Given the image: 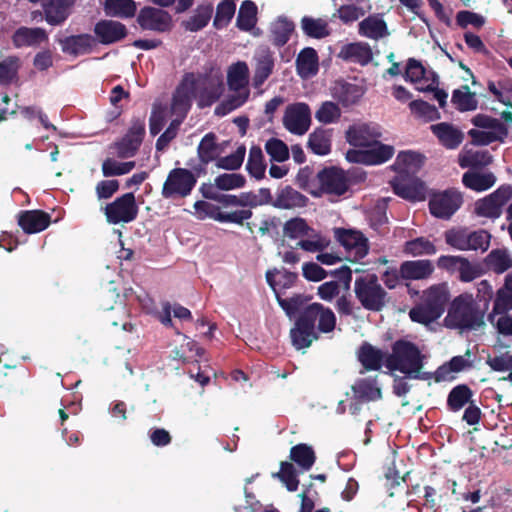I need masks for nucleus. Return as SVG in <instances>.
I'll use <instances>...</instances> for the list:
<instances>
[{
	"label": "nucleus",
	"instance_id": "nucleus-1",
	"mask_svg": "<svg viewBox=\"0 0 512 512\" xmlns=\"http://www.w3.org/2000/svg\"><path fill=\"white\" fill-rule=\"evenodd\" d=\"M266 282L273 290L279 306L290 318H295L289 335L293 347L297 350L309 348L317 341L320 333H331L336 327L335 313L329 307L321 303H309L311 296L294 294L289 298H283L281 290L292 288L298 274L285 268L270 269L265 274Z\"/></svg>",
	"mask_w": 512,
	"mask_h": 512
},
{
	"label": "nucleus",
	"instance_id": "nucleus-2",
	"mask_svg": "<svg viewBox=\"0 0 512 512\" xmlns=\"http://www.w3.org/2000/svg\"><path fill=\"white\" fill-rule=\"evenodd\" d=\"M385 366L390 371H399L409 378L439 383L448 376V362L434 372H422L423 356L416 344L407 340H397L392 344V352L387 354Z\"/></svg>",
	"mask_w": 512,
	"mask_h": 512
},
{
	"label": "nucleus",
	"instance_id": "nucleus-3",
	"mask_svg": "<svg viewBox=\"0 0 512 512\" xmlns=\"http://www.w3.org/2000/svg\"><path fill=\"white\" fill-rule=\"evenodd\" d=\"M447 303V284L432 285L423 292L421 302L410 309L409 317L413 322L427 326L442 316Z\"/></svg>",
	"mask_w": 512,
	"mask_h": 512
},
{
	"label": "nucleus",
	"instance_id": "nucleus-4",
	"mask_svg": "<svg viewBox=\"0 0 512 512\" xmlns=\"http://www.w3.org/2000/svg\"><path fill=\"white\" fill-rule=\"evenodd\" d=\"M484 325V311L475 302L472 294H461L450 303V328L464 333L478 330Z\"/></svg>",
	"mask_w": 512,
	"mask_h": 512
},
{
	"label": "nucleus",
	"instance_id": "nucleus-5",
	"mask_svg": "<svg viewBox=\"0 0 512 512\" xmlns=\"http://www.w3.org/2000/svg\"><path fill=\"white\" fill-rule=\"evenodd\" d=\"M354 292L362 307L368 311L380 312L388 302V293L379 283L376 274L356 278Z\"/></svg>",
	"mask_w": 512,
	"mask_h": 512
},
{
	"label": "nucleus",
	"instance_id": "nucleus-6",
	"mask_svg": "<svg viewBox=\"0 0 512 512\" xmlns=\"http://www.w3.org/2000/svg\"><path fill=\"white\" fill-rule=\"evenodd\" d=\"M472 123L476 126L468 135L472 143L477 146H486L494 142L503 143L509 134V128L497 118L478 114L473 117Z\"/></svg>",
	"mask_w": 512,
	"mask_h": 512
},
{
	"label": "nucleus",
	"instance_id": "nucleus-7",
	"mask_svg": "<svg viewBox=\"0 0 512 512\" xmlns=\"http://www.w3.org/2000/svg\"><path fill=\"white\" fill-rule=\"evenodd\" d=\"M404 77L413 83L418 91L434 92V98L438 100L440 107L445 106L447 94L444 90L438 89V76L433 71L427 70L420 61L409 58Z\"/></svg>",
	"mask_w": 512,
	"mask_h": 512
},
{
	"label": "nucleus",
	"instance_id": "nucleus-8",
	"mask_svg": "<svg viewBox=\"0 0 512 512\" xmlns=\"http://www.w3.org/2000/svg\"><path fill=\"white\" fill-rule=\"evenodd\" d=\"M200 175L186 168H174L169 173L162 187L165 199L185 198L194 189Z\"/></svg>",
	"mask_w": 512,
	"mask_h": 512
},
{
	"label": "nucleus",
	"instance_id": "nucleus-9",
	"mask_svg": "<svg viewBox=\"0 0 512 512\" xmlns=\"http://www.w3.org/2000/svg\"><path fill=\"white\" fill-rule=\"evenodd\" d=\"M319 195H344L350 188L351 181L347 173L336 166L324 167L317 173Z\"/></svg>",
	"mask_w": 512,
	"mask_h": 512
},
{
	"label": "nucleus",
	"instance_id": "nucleus-10",
	"mask_svg": "<svg viewBox=\"0 0 512 512\" xmlns=\"http://www.w3.org/2000/svg\"><path fill=\"white\" fill-rule=\"evenodd\" d=\"M393 192L409 201H423L426 199L427 188L425 183L408 171H399L391 181Z\"/></svg>",
	"mask_w": 512,
	"mask_h": 512
},
{
	"label": "nucleus",
	"instance_id": "nucleus-11",
	"mask_svg": "<svg viewBox=\"0 0 512 512\" xmlns=\"http://www.w3.org/2000/svg\"><path fill=\"white\" fill-rule=\"evenodd\" d=\"M138 211L135 196L132 192L117 197L104 207L106 220L110 224L130 223L136 219Z\"/></svg>",
	"mask_w": 512,
	"mask_h": 512
},
{
	"label": "nucleus",
	"instance_id": "nucleus-12",
	"mask_svg": "<svg viewBox=\"0 0 512 512\" xmlns=\"http://www.w3.org/2000/svg\"><path fill=\"white\" fill-rule=\"evenodd\" d=\"M512 198V186L501 185L497 190L488 196L475 202L474 212L479 217L490 219L499 218L503 206Z\"/></svg>",
	"mask_w": 512,
	"mask_h": 512
},
{
	"label": "nucleus",
	"instance_id": "nucleus-13",
	"mask_svg": "<svg viewBox=\"0 0 512 512\" xmlns=\"http://www.w3.org/2000/svg\"><path fill=\"white\" fill-rule=\"evenodd\" d=\"M395 149L392 145L383 144L376 140L365 150L350 149L346 153V159L351 163L365 165H380L393 157Z\"/></svg>",
	"mask_w": 512,
	"mask_h": 512
},
{
	"label": "nucleus",
	"instance_id": "nucleus-14",
	"mask_svg": "<svg viewBox=\"0 0 512 512\" xmlns=\"http://www.w3.org/2000/svg\"><path fill=\"white\" fill-rule=\"evenodd\" d=\"M491 235L485 230L470 231L466 228L450 230V246L458 250L486 251Z\"/></svg>",
	"mask_w": 512,
	"mask_h": 512
},
{
	"label": "nucleus",
	"instance_id": "nucleus-15",
	"mask_svg": "<svg viewBox=\"0 0 512 512\" xmlns=\"http://www.w3.org/2000/svg\"><path fill=\"white\" fill-rule=\"evenodd\" d=\"M136 22L142 30L158 33L169 32L173 27L172 16L166 10L151 6L140 9Z\"/></svg>",
	"mask_w": 512,
	"mask_h": 512
},
{
	"label": "nucleus",
	"instance_id": "nucleus-16",
	"mask_svg": "<svg viewBox=\"0 0 512 512\" xmlns=\"http://www.w3.org/2000/svg\"><path fill=\"white\" fill-rule=\"evenodd\" d=\"M311 123V111L306 103L289 105L284 113L283 125L291 133L305 134Z\"/></svg>",
	"mask_w": 512,
	"mask_h": 512
},
{
	"label": "nucleus",
	"instance_id": "nucleus-17",
	"mask_svg": "<svg viewBox=\"0 0 512 512\" xmlns=\"http://www.w3.org/2000/svg\"><path fill=\"white\" fill-rule=\"evenodd\" d=\"M197 91L200 107H209L222 96L224 85L219 77L210 74H199L196 76Z\"/></svg>",
	"mask_w": 512,
	"mask_h": 512
},
{
	"label": "nucleus",
	"instance_id": "nucleus-18",
	"mask_svg": "<svg viewBox=\"0 0 512 512\" xmlns=\"http://www.w3.org/2000/svg\"><path fill=\"white\" fill-rule=\"evenodd\" d=\"M335 234L338 242L346 251L353 253V259L350 261L357 262L368 254V239L360 231L339 228L335 231Z\"/></svg>",
	"mask_w": 512,
	"mask_h": 512
},
{
	"label": "nucleus",
	"instance_id": "nucleus-19",
	"mask_svg": "<svg viewBox=\"0 0 512 512\" xmlns=\"http://www.w3.org/2000/svg\"><path fill=\"white\" fill-rule=\"evenodd\" d=\"M220 147L217 142V136L213 132H209L203 136L197 147V156L199 162L192 166L196 175H205L207 173V165L219 159Z\"/></svg>",
	"mask_w": 512,
	"mask_h": 512
},
{
	"label": "nucleus",
	"instance_id": "nucleus-20",
	"mask_svg": "<svg viewBox=\"0 0 512 512\" xmlns=\"http://www.w3.org/2000/svg\"><path fill=\"white\" fill-rule=\"evenodd\" d=\"M254 75L252 84L260 88L273 74L275 67L274 53L267 46L259 47L253 56Z\"/></svg>",
	"mask_w": 512,
	"mask_h": 512
},
{
	"label": "nucleus",
	"instance_id": "nucleus-21",
	"mask_svg": "<svg viewBox=\"0 0 512 512\" xmlns=\"http://www.w3.org/2000/svg\"><path fill=\"white\" fill-rule=\"evenodd\" d=\"M381 136L380 127L374 124H354L346 131V140L354 147H368Z\"/></svg>",
	"mask_w": 512,
	"mask_h": 512
},
{
	"label": "nucleus",
	"instance_id": "nucleus-22",
	"mask_svg": "<svg viewBox=\"0 0 512 512\" xmlns=\"http://www.w3.org/2000/svg\"><path fill=\"white\" fill-rule=\"evenodd\" d=\"M94 33L101 44L110 45L124 39L128 34V30L119 21L105 19L95 24Z\"/></svg>",
	"mask_w": 512,
	"mask_h": 512
},
{
	"label": "nucleus",
	"instance_id": "nucleus-23",
	"mask_svg": "<svg viewBox=\"0 0 512 512\" xmlns=\"http://www.w3.org/2000/svg\"><path fill=\"white\" fill-rule=\"evenodd\" d=\"M74 0H45L42 2L44 19L51 26L62 25L70 16Z\"/></svg>",
	"mask_w": 512,
	"mask_h": 512
},
{
	"label": "nucleus",
	"instance_id": "nucleus-24",
	"mask_svg": "<svg viewBox=\"0 0 512 512\" xmlns=\"http://www.w3.org/2000/svg\"><path fill=\"white\" fill-rule=\"evenodd\" d=\"M64 54L77 57L92 52L96 39L87 33L66 36L58 40Z\"/></svg>",
	"mask_w": 512,
	"mask_h": 512
},
{
	"label": "nucleus",
	"instance_id": "nucleus-25",
	"mask_svg": "<svg viewBox=\"0 0 512 512\" xmlns=\"http://www.w3.org/2000/svg\"><path fill=\"white\" fill-rule=\"evenodd\" d=\"M365 89L357 84L345 80H337L331 87L332 97L343 107L356 104L364 95Z\"/></svg>",
	"mask_w": 512,
	"mask_h": 512
},
{
	"label": "nucleus",
	"instance_id": "nucleus-26",
	"mask_svg": "<svg viewBox=\"0 0 512 512\" xmlns=\"http://www.w3.org/2000/svg\"><path fill=\"white\" fill-rule=\"evenodd\" d=\"M51 223V216L43 210L21 211L18 216V225L26 234H35L44 231Z\"/></svg>",
	"mask_w": 512,
	"mask_h": 512
},
{
	"label": "nucleus",
	"instance_id": "nucleus-27",
	"mask_svg": "<svg viewBox=\"0 0 512 512\" xmlns=\"http://www.w3.org/2000/svg\"><path fill=\"white\" fill-rule=\"evenodd\" d=\"M402 280H426L433 274L435 267L431 260H406L401 264Z\"/></svg>",
	"mask_w": 512,
	"mask_h": 512
},
{
	"label": "nucleus",
	"instance_id": "nucleus-28",
	"mask_svg": "<svg viewBox=\"0 0 512 512\" xmlns=\"http://www.w3.org/2000/svg\"><path fill=\"white\" fill-rule=\"evenodd\" d=\"M308 201L309 199L304 194L287 185L276 192L272 206L290 210L305 207Z\"/></svg>",
	"mask_w": 512,
	"mask_h": 512
},
{
	"label": "nucleus",
	"instance_id": "nucleus-29",
	"mask_svg": "<svg viewBox=\"0 0 512 512\" xmlns=\"http://www.w3.org/2000/svg\"><path fill=\"white\" fill-rule=\"evenodd\" d=\"M386 357V353L368 342H364L357 352L358 361L365 371L380 370L382 365H385Z\"/></svg>",
	"mask_w": 512,
	"mask_h": 512
},
{
	"label": "nucleus",
	"instance_id": "nucleus-30",
	"mask_svg": "<svg viewBox=\"0 0 512 512\" xmlns=\"http://www.w3.org/2000/svg\"><path fill=\"white\" fill-rule=\"evenodd\" d=\"M297 74L302 79L315 76L319 71V56L312 47L303 48L295 61Z\"/></svg>",
	"mask_w": 512,
	"mask_h": 512
},
{
	"label": "nucleus",
	"instance_id": "nucleus-31",
	"mask_svg": "<svg viewBox=\"0 0 512 512\" xmlns=\"http://www.w3.org/2000/svg\"><path fill=\"white\" fill-rule=\"evenodd\" d=\"M46 41H48V34L45 29L40 27L29 28L22 26L12 36V42L16 48L33 47Z\"/></svg>",
	"mask_w": 512,
	"mask_h": 512
},
{
	"label": "nucleus",
	"instance_id": "nucleus-32",
	"mask_svg": "<svg viewBox=\"0 0 512 512\" xmlns=\"http://www.w3.org/2000/svg\"><path fill=\"white\" fill-rule=\"evenodd\" d=\"M197 81L194 73H186L173 95L174 107H189L191 100L196 96Z\"/></svg>",
	"mask_w": 512,
	"mask_h": 512
},
{
	"label": "nucleus",
	"instance_id": "nucleus-33",
	"mask_svg": "<svg viewBox=\"0 0 512 512\" xmlns=\"http://www.w3.org/2000/svg\"><path fill=\"white\" fill-rule=\"evenodd\" d=\"M450 269L458 273L462 282H471L480 276L481 270L477 262L469 261L461 256H450Z\"/></svg>",
	"mask_w": 512,
	"mask_h": 512
},
{
	"label": "nucleus",
	"instance_id": "nucleus-34",
	"mask_svg": "<svg viewBox=\"0 0 512 512\" xmlns=\"http://www.w3.org/2000/svg\"><path fill=\"white\" fill-rule=\"evenodd\" d=\"M352 391L355 398L361 402L376 401L382 397L376 378L358 379L352 386Z\"/></svg>",
	"mask_w": 512,
	"mask_h": 512
},
{
	"label": "nucleus",
	"instance_id": "nucleus-35",
	"mask_svg": "<svg viewBox=\"0 0 512 512\" xmlns=\"http://www.w3.org/2000/svg\"><path fill=\"white\" fill-rule=\"evenodd\" d=\"M344 60L353 61L362 66L367 65L373 58L372 50L366 43H351L345 45L340 52Z\"/></svg>",
	"mask_w": 512,
	"mask_h": 512
},
{
	"label": "nucleus",
	"instance_id": "nucleus-36",
	"mask_svg": "<svg viewBox=\"0 0 512 512\" xmlns=\"http://www.w3.org/2000/svg\"><path fill=\"white\" fill-rule=\"evenodd\" d=\"M462 182L467 188L482 192L494 186L496 176L492 172L467 171L463 174Z\"/></svg>",
	"mask_w": 512,
	"mask_h": 512
},
{
	"label": "nucleus",
	"instance_id": "nucleus-37",
	"mask_svg": "<svg viewBox=\"0 0 512 512\" xmlns=\"http://www.w3.org/2000/svg\"><path fill=\"white\" fill-rule=\"evenodd\" d=\"M359 33L370 39L378 40L389 34L386 22L374 15H370L359 23Z\"/></svg>",
	"mask_w": 512,
	"mask_h": 512
},
{
	"label": "nucleus",
	"instance_id": "nucleus-38",
	"mask_svg": "<svg viewBox=\"0 0 512 512\" xmlns=\"http://www.w3.org/2000/svg\"><path fill=\"white\" fill-rule=\"evenodd\" d=\"M294 23L286 17H279L270 28L271 42L275 47H283L290 40Z\"/></svg>",
	"mask_w": 512,
	"mask_h": 512
},
{
	"label": "nucleus",
	"instance_id": "nucleus-39",
	"mask_svg": "<svg viewBox=\"0 0 512 512\" xmlns=\"http://www.w3.org/2000/svg\"><path fill=\"white\" fill-rule=\"evenodd\" d=\"M258 8L255 2L245 0L241 3L237 19L236 27L244 32L251 31L257 24Z\"/></svg>",
	"mask_w": 512,
	"mask_h": 512
},
{
	"label": "nucleus",
	"instance_id": "nucleus-40",
	"mask_svg": "<svg viewBox=\"0 0 512 512\" xmlns=\"http://www.w3.org/2000/svg\"><path fill=\"white\" fill-rule=\"evenodd\" d=\"M213 14V5L211 3L198 5L194 14L187 20L182 22L185 30L197 32L205 28Z\"/></svg>",
	"mask_w": 512,
	"mask_h": 512
},
{
	"label": "nucleus",
	"instance_id": "nucleus-41",
	"mask_svg": "<svg viewBox=\"0 0 512 512\" xmlns=\"http://www.w3.org/2000/svg\"><path fill=\"white\" fill-rule=\"evenodd\" d=\"M487 267L497 274L512 268V254L507 248L493 249L486 257Z\"/></svg>",
	"mask_w": 512,
	"mask_h": 512
},
{
	"label": "nucleus",
	"instance_id": "nucleus-42",
	"mask_svg": "<svg viewBox=\"0 0 512 512\" xmlns=\"http://www.w3.org/2000/svg\"><path fill=\"white\" fill-rule=\"evenodd\" d=\"M136 2L134 0H105L104 11L107 16L131 18L136 14Z\"/></svg>",
	"mask_w": 512,
	"mask_h": 512
},
{
	"label": "nucleus",
	"instance_id": "nucleus-43",
	"mask_svg": "<svg viewBox=\"0 0 512 512\" xmlns=\"http://www.w3.org/2000/svg\"><path fill=\"white\" fill-rule=\"evenodd\" d=\"M21 59L17 55H10L0 61V85L8 86L18 80Z\"/></svg>",
	"mask_w": 512,
	"mask_h": 512
},
{
	"label": "nucleus",
	"instance_id": "nucleus-44",
	"mask_svg": "<svg viewBox=\"0 0 512 512\" xmlns=\"http://www.w3.org/2000/svg\"><path fill=\"white\" fill-rule=\"evenodd\" d=\"M308 148L317 155H327L331 151V133L322 128L316 129L309 135Z\"/></svg>",
	"mask_w": 512,
	"mask_h": 512
},
{
	"label": "nucleus",
	"instance_id": "nucleus-45",
	"mask_svg": "<svg viewBox=\"0 0 512 512\" xmlns=\"http://www.w3.org/2000/svg\"><path fill=\"white\" fill-rule=\"evenodd\" d=\"M249 69L246 62L239 61L230 66L227 74L228 86L231 90L238 91L248 84Z\"/></svg>",
	"mask_w": 512,
	"mask_h": 512
},
{
	"label": "nucleus",
	"instance_id": "nucleus-46",
	"mask_svg": "<svg viewBox=\"0 0 512 512\" xmlns=\"http://www.w3.org/2000/svg\"><path fill=\"white\" fill-rule=\"evenodd\" d=\"M290 459L303 470H310L316 461V455L311 446L300 443L290 450Z\"/></svg>",
	"mask_w": 512,
	"mask_h": 512
},
{
	"label": "nucleus",
	"instance_id": "nucleus-47",
	"mask_svg": "<svg viewBox=\"0 0 512 512\" xmlns=\"http://www.w3.org/2000/svg\"><path fill=\"white\" fill-rule=\"evenodd\" d=\"M425 156L415 151H401L396 158L395 165L400 168L399 171H408L415 174L425 162Z\"/></svg>",
	"mask_w": 512,
	"mask_h": 512
},
{
	"label": "nucleus",
	"instance_id": "nucleus-48",
	"mask_svg": "<svg viewBox=\"0 0 512 512\" xmlns=\"http://www.w3.org/2000/svg\"><path fill=\"white\" fill-rule=\"evenodd\" d=\"M301 27L303 32L312 38L322 39L330 35V29L327 21L318 18L304 16L301 19Z\"/></svg>",
	"mask_w": 512,
	"mask_h": 512
},
{
	"label": "nucleus",
	"instance_id": "nucleus-49",
	"mask_svg": "<svg viewBox=\"0 0 512 512\" xmlns=\"http://www.w3.org/2000/svg\"><path fill=\"white\" fill-rule=\"evenodd\" d=\"M246 170L257 180L264 178L266 164L264 162L262 149L259 146H252L250 148L246 163Z\"/></svg>",
	"mask_w": 512,
	"mask_h": 512
},
{
	"label": "nucleus",
	"instance_id": "nucleus-50",
	"mask_svg": "<svg viewBox=\"0 0 512 512\" xmlns=\"http://www.w3.org/2000/svg\"><path fill=\"white\" fill-rule=\"evenodd\" d=\"M437 252L435 245L425 237H417L406 241L403 246V253L413 257L433 255Z\"/></svg>",
	"mask_w": 512,
	"mask_h": 512
},
{
	"label": "nucleus",
	"instance_id": "nucleus-51",
	"mask_svg": "<svg viewBox=\"0 0 512 512\" xmlns=\"http://www.w3.org/2000/svg\"><path fill=\"white\" fill-rule=\"evenodd\" d=\"M492 155L486 151H467L459 155V165L462 168L483 167L492 163Z\"/></svg>",
	"mask_w": 512,
	"mask_h": 512
},
{
	"label": "nucleus",
	"instance_id": "nucleus-52",
	"mask_svg": "<svg viewBox=\"0 0 512 512\" xmlns=\"http://www.w3.org/2000/svg\"><path fill=\"white\" fill-rule=\"evenodd\" d=\"M236 11L234 0H222L216 8V15L213 20V26L216 29H222L230 23Z\"/></svg>",
	"mask_w": 512,
	"mask_h": 512
},
{
	"label": "nucleus",
	"instance_id": "nucleus-53",
	"mask_svg": "<svg viewBox=\"0 0 512 512\" xmlns=\"http://www.w3.org/2000/svg\"><path fill=\"white\" fill-rule=\"evenodd\" d=\"M411 113L425 122L434 121L440 118L438 109L423 100H414L409 103Z\"/></svg>",
	"mask_w": 512,
	"mask_h": 512
},
{
	"label": "nucleus",
	"instance_id": "nucleus-54",
	"mask_svg": "<svg viewBox=\"0 0 512 512\" xmlns=\"http://www.w3.org/2000/svg\"><path fill=\"white\" fill-rule=\"evenodd\" d=\"M473 393L467 385H457L450 391V410L459 411L472 402Z\"/></svg>",
	"mask_w": 512,
	"mask_h": 512
},
{
	"label": "nucleus",
	"instance_id": "nucleus-55",
	"mask_svg": "<svg viewBox=\"0 0 512 512\" xmlns=\"http://www.w3.org/2000/svg\"><path fill=\"white\" fill-rule=\"evenodd\" d=\"M246 178L240 173H223L214 180V185L219 190H233L244 187Z\"/></svg>",
	"mask_w": 512,
	"mask_h": 512
},
{
	"label": "nucleus",
	"instance_id": "nucleus-56",
	"mask_svg": "<svg viewBox=\"0 0 512 512\" xmlns=\"http://www.w3.org/2000/svg\"><path fill=\"white\" fill-rule=\"evenodd\" d=\"M284 483L288 491H296L298 489L299 480L297 478L296 469L292 463L283 461L280 464V470L273 475Z\"/></svg>",
	"mask_w": 512,
	"mask_h": 512
},
{
	"label": "nucleus",
	"instance_id": "nucleus-57",
	"mask_svg": "<svg viewBox=\"0 0 512 512\" xmlns=\"http://www.w3.org/2000/svg\"><path fill=\"white\" fill-rule=\"evenodd\" d=\"M135 165L134 161L118 162L112 158H107L102 163V173L105 177L121 176L132 171Z\"/></svg>",
	"mask_w": 512,
	"mask_h": 512
},
{
	"label": "nucleus",
	"instance_id": "nucleus-58",
	"mask_svg": "<svg viewBox=\"0 0 512 512\" xmlns=\"http://www.w3.org/2000/svg\"><path fill=\"white\" fill-rule=\"evenodd\" d=\"M361 1L362 0H356L354 3L341 5L337 9L339 19L343 23L348 24L363 17L366 14V10L360 5Z\"/></svg>",
	"mask_w": 512,
	"mask_h": 512
},
{
	"label": "nucleus",
	"instance_id": "nucleus-59",
	"mask_svg": "<svg viewBox=\"0 0 512 512\" xmlns=\"http://www.w3.org/2000/svg\"><path fill=\"white\" fill-rule=\"evenodd\" d=\"M464 90H454L452 101L460 111H472L477 108L478 102L475 95L469 91L467 85Z\"/></svg>",
	"mask_w": 512,
	"mask_h": 512
},
{
	"label": "nucleus",
	"instance_id": "nucleus-60",
	"mask_svg": "<svg viewBox=\"0 0 512 512\" xmlns=\"http://www.w3.org/2000/svg\"><path fill=\"white\" fill-rule=\"evenodd\" d=\"M296 183L301 189L309 191L314 196H319L314 189H318L317 174L314 176V170L310 166L301 168L296 175Z\"/></svg>",
	"mask_w": 512,
	"mask_h": 512
},
{
	"label": "nucleus",
	"instance_id": "nucleus-61",
	"mask_svg": "<svg viewBox=\"0 0 512 512\" xmlns=\"http://www.w3.org/2000/svg\"><path fill=\"white\" fill-rule=\"evenodd\" d=\"M309 231L310 227L306 220L300 217H295L286 221L283 227L284 235L290 239H297L306 236Z\"/></svg>",
	"mask_w": 512,
	"mask_h": 512
},
{
	"label": "nucleus",
	"instance_id": "nucleus-62",
	"mask_svg": "<svg viewBox=\"0 0 512 512\" xmlns=\"http://www.w3.org/2000/svg\"><path fill=\"white\" fill-rule=\"evenodd\" d=\"M245 153L246 148L244 145H241L232 154L220 157L217 160L216 165L221 169L237 170L243 164Z\"/></svg>",
	"mask_w": 512,
	"mask_h": 512
},
{
	"label": "nucleus",
	"instance_id": "nucleus-63",
	"mask_svg": "<svg viewBox=\"0 0 512 512\" xmlns=\"http://www.w3.org/2000/svg\"><path fill=\"white\" fill-rule=\"evenodd\" d=\"M265 150L276 162H284L289 158L288 146L278 138H271L265 144Z\"/></svg>",
	"mask_w": 512,
	"mask_h": 512
},
{
	"label": "nucleus",
	"instance_id": "nucleus-64",
	"mask_svg": "<svg viewBox=\"0 0 512 512\" xmlns=\"http://www.w3.org/2000/svg\"><path fill=\"white\" fill-rule=\"evenodd\" d=\"M512 309V293L505 290L499 289L497 292L496 299L494 301L493 312L489 315L490 322L494 323L495 314H505L507 311Z\"/></svg>",
	"mask_w": 512,
	"mask_h": 512
}]
</instances>
